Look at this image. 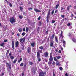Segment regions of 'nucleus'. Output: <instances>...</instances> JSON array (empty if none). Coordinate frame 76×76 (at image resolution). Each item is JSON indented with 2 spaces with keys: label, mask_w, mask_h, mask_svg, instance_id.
I'll use <instances>...</instances> for the list:
<instances>
[{
  "label": "nucleus",
  "mask_w": 76,
  "mask_h": 76,
  "mask_svg": "<svg viewBox=\"0 0 76 76\" xmlns=\"http://www.w3.org/2000/svg\"><path fill=\"white\" fill-rule=\"evenodd\" d=\"M23 64H24L23 63H21L20 64V66L22 67L23 66Z\"/></svg>",
  "instance_id": "obj_28"
},
{
  "label": "nucleus",
  "mask_w": 76,
  "mask_h": 76,
  "mask_svg": "<svg viewBox=\"0 0 76 76\" xmlns=\"http://www.w3.org/2000/svg\"><path fill=\"white\" fill-rule=\"evenodd\" d=\"M32 1L33 3H35L36 1V0H32Z\"/></svg>",
  "instance_id": "obj_53"
},
{
  "label": "nucleus",
  "mask_w": 76,
  "mask_h": 76,
  "mask_svg": "<svg viewBox=\"0 0 76 76\" xmlns=\"http://www.w3.org/2000/svg\"><path fill=\"white\" fill-rule=\"evenodd\" d=\"M65 45H66V43H63V46L64 48L65 47Z\"/></svg>",
  "instance_id": "obj_49"
},
{
  "label": "nucleus",
  "mask_w": 76,
  "mask_h": 76,
  "mask_svg": "<svg viewBox=\"0 0 76 76\" xmlns=\"http://www.w3.org/2000/svg\"><path fill=\"white\" fill-rule=\"evenodd\" d=\"M39 48L41 49V50H42V49H43V47L42 46H41V47H39Z\"/></svg>",
  "instance_id": "obj_36"
},
{
  "label": "nucleus",
  "mask_w": 76,
  "mask_h": 76,
  "mask_svg": "<svg viewBox=\"0 0 76 76\" xmlns=\"http://www.w3.org/2000/svg\"><path fill=\"white\" fill-rule=\"evenodd\" d=\"M67 9L68 10H69V9H70V7L69 6H68L67 8Z\"/></svg>",
  "instance_id": "obj_43"
},
{
  "label": "nucleus",
  "mask_w": 76,
  "mask_h": 76,
  "mask_svg": "<svg viewBox=\"0 0 76 76\" xmlns=\"http://www.w3.org/2000/svg\"><path fill=\"white\" fill-rule=\"evenodd\" d=\"M63 44H66V41L64 40H63Z\"/></svg>",
  "instance_id": "obj_54"
},
{
  "label": "nucleus",
  "mask_w": 76,
  "mask_h": 76,
  "mask_svg": "<svg viewBox=\"0 0 76 76\" xmlns=\"http://www.w3.org/2000/svg\"><path fill=\"white\" fill-rule=\"evenodd\" d=\"M17 61V60L16 59H15V60H14V61H13V63H16V61Z\"/></svg>",
  "instance_id": "obj_31"
},
{
  "label": "nucleus",
  "mask_w": 76,
  "mask_h": 76,
  "mask_svg": "<svg viewBox=\"0 0 76 76\" xmlns=\"http://www.w3.org/2000/svg\"><path fill=\"white\" fill-rule=\"evenodd\" d=\"M57 59H60V58H61V57L60 56H58L56 57Z\"/></svg>",
  "instance_id": "obj_33"
},
{
  "label": "nucleus",
  "mask_w": 76,
  "mask_h": 76,
  "mask_svg": "<svg viewBox=\"0 0 76 76\" xmlns=\"http://www.w3.org/2000/svg\"><path fill=\"white\" fill-rule=\"evenodd\" d=\"M67 26H69V29H71L72 28V26H71V24H70V23H68L67 24Z\"/></svg>",
  "instance_id": "obj_15"
},
{
  "label": "nucleus",
  "mask_w": 76,
  "mask_h": 76,
  "mask_svg": "<svg viewBox=\"0 0 76 76\" xmlns=\"http://www.w3.org/2000/svg\"><path fill=\"white\" fill-rule=\"evenodd\" d=\"M42 24V23H41V22H39V25L40 26H41V25Z\"/></svg>",
  "instance_id": "obj_41"
},
{
  "label": "nucleus",
  "mask_w": 76,
  "mask_h": 76,
  "mask_svg": "<svg viewBox=\"0 0 76 76\" xmlns=\"http://www.w3.org/2000/svg\"><path fill=\"white\" fill-rule=\"evenodd\" d=\"M53 58L54 60H55V61H57V59L56 58V57H54Z\"/></svg>",
  "instance_id": "obj_35"
},
{
  "label": "nucleus",
  "mask_w": 76,
  "mask_h": 76,
  "mask_svg": "<svg viewBox=\"0 0 76 76\" xmlns=\"http://www.w3.org/2000/svg\"><path fill=\"white\" fill-rule=\"evenodd\" d=\"M0 45L1 47H3L4 46V43H2L1 44H0Z\"/></svg>",
  "instance_id": "obj_29"
},
{
  "label": "nucleus",
  "mask_w": 76,
  "mask_h": 76,
  "mask_svg": "<svg viewBox=\"0 0 76 76\" xmlns=\"http://www.w3.org/2000/svg\"><path fill=\"white\" fill-rule=\"evenodd\" d=\"M55 41L56 42H58V39H57L58 38H57V37L56 36H55Z\"/></svg>",
  "instance_id": "obj_20"
},
{
  "label": "nucleus",
  "mask_w": 76,
  "mask_h": 76,
  "mask_svg": "<svg viewBox=\"0 0 76 76\" xmlns=\"http://www.w3.org/2000/svg\"><path fill=\"white\" fill-rule=\"evenodd\" d=\"M17 36L18 37H20V34L19 33L17 34Z\"/></svg>",
  "instance_id": "obj_51"
},
{
  "label": "nucleus",
  "mask_w": 76,
  "mask_h": 76,
  "mask_svg": "<svg viewBox=\"0 0 76 76\" xmlns=\"http://www.w3.org/2000/svg\"><path fill=\"white\" fill-rule=\"evenodd\" d=\"M57 66H58V65H60V63H56Z\"/></svg>",
  "instance_id": "obj_61"
},
{
  "label": "nucleus",
  "mask_w": 76,
  "mask_h": 76,
  "mask_svg": "<svg viewBox=\"0 0 76 76\" xmlns=\"http://www.w3.org/2000/svg\"><path fill=\"white\" fill-rule=\"evenodd\" d=\"M19 18L20 19H22V16H21V15H19Z\"/></svg>",
  "instance_id": "obj_46"
},
{
  "label": "nucleus",
  "mask_w": 76,
  "mask_h": 76,
  "mask_svg": "<svg viewBox=\"0 0 76 76\" xmlns=\"http://www.w3.org/2000/svg\"><path fill=\"white\" fill-rule=\"evenodd\" d=\"M52 64L53 66H54V64H55V62H54V61L52 63Z\"/></svg>",
  "instance_id": "obj_55"
},
{
  "label": "nucleus",
  "mask_w": 76,
  "mask_h": 76,
  "mask_svg": "<svg viewBox=\"0 0 76 76\" xmlns=\"http://www.w3.org/2000/svg\"><path fill=\"white\" fill-rule=\"evenodd\" d=\"M38 60L39 61H41V58H40V57L39 58H37Z\"/></svg>",
  "instance_id": "obj_34"
},
{
  "label": "nucleus",
  "mask_w": 76,
  "mask_h": 76,
  "mask_svg": "<svg viewBox=\"0 0 76 76\" xmlns=\"http://www.w3.org/2000/svg\"><path fill=\"white\" fill-rule=\"evenodd\" d=\"M63 28L64 29H66V26H63Z\"/></svg>",
  "instance_id": "obj_38"
},
{
  "label": "nucleus",
  "mask_w": 76,
  "mask_h": 76,
  "mask_svg": "<svg viewBox=\"0 0 76 76\" xmlns=\"http://www.w3.org/2000/svg\"><path fill=\"white\" fill-rule=\"evenodd\" d=\"M20 9L21 11H22V10H23V8L21 7H20Z\"/></svg>",
  "instance_id": "obj_42"
},
{
  "label": "nucleus",
  "mask_w": 76,
  "mask_h": 76,
  "mask_svg": "<svg viewBox=\"0 0 76 76\" xmlns=\"http://www.w3.org/2000/svg\"><path fill=\"white\" fill-rule=\"evenodd\" d=\"M4 75V73H2L1 75H0V76H3V75Z\"/></svg>",
  "instance_id": "obj_44"
},
{
  "label": "nucleus",
  "mask_w": 76,
  "mask_h": 76,
  "mask_svg": "<svg viewBox=\"0 0 76 76\" xmlns=\"http://www.w3.org/2000/svg\"><path fill=\"white\" fill-rule=\"evenodd\" d=\"M69 63V61H68L66 63V66L67 67L68 66V65H67V63Z\"/></svg>",
  "instance_id": "obj_50"
},
{
  "label": "nucleus",
  "mask_w": 76,
  "mask_h": 76,
  "mask_svg": "<svg viewBox=\"0 0 76 76\" xmlns=\"http://www.w3.org/2000/svg\"><path fill=\"white\" fill-rule=\"evenodd\" d=\"M22 58H20V60H18V63H20V61H22Z\"/></svg>",
  "instance_id": "obj_27"
},
{
  "label": "nucleus",
  "mask_w": 76,
  "mask_h": 76,
  "mask_svg": "<svg viewBox=\"0 0 76 76\" xmlns=\"http://www.w3.org/2000/svg\"><path fill=\"white\" fill-rule=\"evenodd\" d=\"M29 65H32L33 64V63L32 62H29Z\"/></svg>",
  "instance_id": "obj_32"
},
{
  "label": "nucleus",
  "mask_w": 76,
  "mask_h": 76,
  "mask_svg": "<svg viewBox=\"0 0 76 76\" xmlns=\"http://www.w3.org/2000/svg\"><path fill=\"white\" fill-rule=\"evenodd\" d=\"M53 45H54V42H53V41H52L50 42V47H53Z\"/></svg>",
  "instance_id": "obj_19"
},
{
  "label": "nucleus",
  "mask_w": 76,
  "mask_h": 76,
  "mask_svg": "<svg viewBox=\"0 0 76 76\" xmlns=\"http://www.w3.org/2000/svg\"><path fill=\"white\" fill-rule=\"evenodd\" d=\"M58 11V10H55V13H57Z\"/></svg>",
  "instance_id": "obj_56"
},
{
  "label": "nucleus",
  "mask_w": 76,
  "mask_h": 76,
  "mask_svg": "<svg viewBox=\"0 0 76 76\" xmlns=\"http://www.w3.org/2000/svg\"><path fill=\"white\" fill-rule=\"evenodd\" d=\"M7 40L4 39V42H7Z\"/></svg>",
  "instance_id": "obj_62"
},
{
  "label": "nucleus",
  "mask_w": 76,
  "mask_h": 76,
  "mask_svg": "<svg viewBox=\"0 0 76 76\" xmlns=\"http://www.w3.org/2000/svg\"><path fill=\"white\" fill-rule=\"evenodd\" d=\"M31 45L32 47H35V43H31Z\"/></svg>",
  "instance_id": "obj_21"
},
{
  "label": "nucleus",
  "mask_w": 76,
  "mask_h": 76,
  "mask_svg": "<svg viewBox=\"0 0 76 76\" xmlns=\"http://www.w3.org/2000/svg\"><path fill=\"white\" fill-rule=\"evenodd\" d=\"M46 19H47V20H46L47 22L48 23V22H49V20H48V18H46Z\"/></svg>",
  "instance_id": "obj_48"
},
{
  "label": "nucleus",
  "mask_w": 76,
  "mask_h": 76,
  "mask_svg": "<svg viewBox=\"0 0 76 76\" xmlns=\"http://www.w3.org/2000/svg\"><path fill=\"white\" fill-rule=\"evenodd\" d=\"M54 36H55V35L54 34H53L52 35L51 37L50 38V39H52V40H53V39H54Z\"/></svg>",
  "instance_id": "obj_17"
},
{
  "label": "nucleus",
  "mask_w": 76,
  "mask_h": 76,
  "mask_svg": "<svg viewBox=\"0 0 76 76\" xmlns=\"http://www.w3.org/2000/svg\"><path fill=\"white\" fill-rule=\"evenodd\" d=\"M61 17H62V18H64V15H61Z\"/></svg>",
  "instance_id": "obj_64"
},
{
  "label": "nucleus",
  "mask_w": 76,
  "mask_h": 76,
  "mask_svg": "<svg viewBox=\"0 0 76 76\" xmlns=\"http://www.w3.org/2000/svg\"><path fill=\"white\" fill-rule=\"evenodd\" d=\"M10 58L11 59V60H13L14 59V57L12 56H10Z\"/></svg>",
  "instance_id": "obj_25"
},
{
  "label": "nucleus",
  "mask_w": 76,
  "mask_h": 76,
  "mask_svg": "<svg viewBox=\"0 0 76 76\" xmlns=\"http://www.w3.org/2000/svg\"><path fill=\"white\" fill-rule=\"evenodd\" d=\"M59 69L61 71L63 70V68L61 67H59Z\"/></svg>",
  "instance_id": "obj_37"
},
{
  "label": "nucleus",
  "mask_w": 76,
  "mask_h": 76,
  "mask_svg": "<svg viewBox=\"0 0 76 76\" xmlns=\"http://www.w3.org/2000/svg\"><path fill=\"white\" fill-rule=\"evenodd\" d=\"M40 19H41V17L39 16L38 17V20H40Z\"/></svg>",
  "instance_id": "obj_52"
},
{
  "label": "nucleus",
  "mask_w": 76,
  "mask_h": 76,
  "mask_svg": "<svg viewBox=\"0 0 76 76\" xmlns=\"http://www.w3.org/2000/svg\"><path fill=\"white\" fill-rule=\"evenodd\" d=\"M0 51H3V48H1L0 49Z\"/></svg>",
  "instance_id": "obj_63"
},
{
  "label": "nucleus",
  "mask_w": 76,
  "mask_h": 76,
  "mask_svg": "<svg viewBox=\"0 0 76 76\" xmlns=\"http://www.w3.org/2000/svg\"><path fill=\"white\" fill-rule=\"evenodd\" d=\"M27 51L28 53H31V48L30 47H28Z\"/></svg>",
  "instance_id": "obj_6"
},
{
  "label": "nucleus",
  "mask_w": 76,
  "mask_h": 76,
  "mask_svg": "<svg viewBox=\"0 0 76 76\" xmlns=\"http://www.w3.org/2000/svg\"><path fill=\"white\" fill-rule=\"evenodd\" d=\"M54 22H55V21H54V20H52V23H54Z\"/></svg>",
  "instance_id": "obj_59"
},
{
  "label": "nucleus",
  "mask_w": 76,
  "mask_h": 76,
  "mask_svg": "<svg viewBox=\"0 0 76 76\" xmlns=\"http://www.w3.org/2000/svg\"><path fill=\"white\" fill-rule=\"evenodd\" d=\"M41 56V55H40V53H38V52H37V58H39L40 57V56Z\"/></svg>",
  "instance_id": "obj_18"
},
{
  "label": "nucleus",
  "mask_w": 76,
  "mask_h": 76,
  "mask_svg": "<svg viewBox=\"0 0 76 76\" xmlns=\"http://www.w3.org/2000/svg\"><path fill=\"white\" fill-rule=\"evenodd\" d=\"M28 10H32V8H28Z\"/></svg>",
  "instance_id": "obj_60"
},
{
  "label": "nucleus",
  "mask_w": 76,
  "mask_h": 76,
  "mask_svg": "<svg viewBox=\"0 0 76 76\" xmlns=\"http://www.w3.org/2000/svg\"><path fill=\"white\" fill-rule=\"evenodd\" d=\"M45 47H47L48 48L49 47V45L48 44H45Z\"/></svg>",
  "instance_id": "obj_30"
},
{
  "label": "nucleus",
  "mask_w": 76,
  "mask_h": 76,
  "mask_svg": "<svg viewBox=\"0 0 76 76\" xmlns=\"http://www.w3.org/2000/svg\"><path fill=\"white\" fill-rule=\"evenodd\" d=\"M10 22L12 24H13L14 22H16V20L14 17H11L10 18Z\"/></svg>",
  "instance_id": "obj_3"
},
{
  "label": "nucleus",
  "mask_w": 76,
  "mask_h": 76,
  "mask_svg": "<svg viewBox=\"0 0 76 76\" xmlns=\"http://www.w3.org/2000/svg\"><path fill=\"white\" fill-rule=\"evenodd\" d=\"M44 74H45V73L43 72H40L39 74V76H45V75H44Z\"/></svg>",
  "instance_id": "obj_11"
},
{
  "label": "nucleus",
  "mask_w": 76,
  "mask_h": 76,
  "mask_svg": "<svg viewBox=\"0 0 76 76\" xmlns=\"http://www.w3.org/2000/svg\"><path fill=\"white\" fill-rule=\"evenodd\" d=\"M9 4L10 7H12V3H11L10 2L9 3Z\"/></svg>",
  "instance_id": "obj_40"
},
{
  "label": "nucleus",
  "mask_w": 76,
  "mask_h": 76,
  "mask_svg": "<svg viewBox=\"0 0 76 76\" xmlns=\"http://www.w3.org/2000/svg\"><path fill=\"white\" fill-rule=\"evenodd\" d=\"M54 10H53L51 12L52 15H53L54 14Z\"/></svg>",
  "instance_id": "obj_45"
},
{
  "label": "nucleus",
  "mask_w": 76,
  "mask_h": 76,
  "mask_svg": "<svg viewBox=\"0 0 76 76\" xmlns=\"http://www.w3.org/2000/svg\"><path fill=\"white\" fill-rule=\"evenodd\" d=\"M27 65V64H26L25 63V64L24 65L25 68H26V67Z\"/></svg>",
  "instance_id": "obj_47"
},
{
  "label": "nucleus",
  "mask_w": 76,
  "mask_h": 76,
  "mask_svg": "<svg viewBox=\"0 0 76 76\" xmlns=\"http://www.w3.org/2000/svg\"><path fill=\"white\" fill-rule=\"evenodd\" d=\"M42 50H39L38 52H37V53H42Z\"/></svg>",
  "instance_id": "obj_22"
},
{
  "label": "nucleus",
  "mask_w": 76,
  "mask_h": 76,
  "mask_svg": "<svg viewBox=\"0 0 76 76\" xmlns=\"http://www.w3.org/2000/svg\"><path fill=\"white\" fill-rule=\"evenodd\" d=\"M60 49L62 51H63V48H62L61 47H60Z\"/></svg>",
  "instance_id": "obj_57"
},
{
  "label": "nucleus",
  "mask_w": 76,
  "mask_h": 76,
  "mask_svg": "<svg viewBox=\"0 0 76 76\" xmlns=\"http://www.w3.org/2000/svg\"><path fill=\"white\" fill-rule=\"evenodd\" d=\"M34 11H35L36 12H41V11L40 10H39L35 8L34 9Z\"/></svg>",
  "instance_id": "obj_14"
},
{
  "label": "nucleus",
  "mask_w": 76,
  "mask_h": 76,
  "mask_svg": "<svg viewBox=\"0 0 76 76\" xmlns=\"http://www.w3.org/2000/svg\"><path fill=\"white\" fill-rule=\"evenodd\" d=\"M22 76H24V72H23L22 74Z\"/></svg>",
  "instance_id": "obj_58"
},
{
  "label": "nucleus",
  "mask_w": 76,
  "mask_h": 76,
  "mask_svg": "<svg viewBox=\"0 0 76 76\" xmlns=\"http://www.w3.org/2000/svg\"><path fill=\"white\" fill-rule=\"evenodd\" d=\"M53 57H52V55L50 54V58H49V61L48 63V64H51L52 62H53Z\"/></svg>",
  "instance_id": "obj_2"
},
{
  "label": "nucleus",
  "mask_w": 76,
  "mask_h": 76,
  "mask_svg": "<svg viewBox=\"0 0 76 76\" xmlns=\"http://www.w3.org/2000/svg\"><path fill=\"white\" fill-rule=\"evenodd\" d=\"M10 51V50H8L7 51V52L6 53V56H7V54H9V53Z\"/></svg>",
  "instance_id": "obj_23"
},
{
  "label": "nucleus",
  "mask_w": 76,
  "mask_h": 76,
  "mask_svg": "<svg viewBox=\"0 0 76 76\" xmlns=\"http://www.w3.org/2000/svg\"><path fill=\"white\" fill-rule=\"evenodd\" d=\"M63 31H61V34L60 35V37H59V39H61L63 38V37H64V36H63Z\"/></svg>",
  "instance_id": "obj_4"
},
{
  "label": "nucleus",
  "mask_w": 76,
  "mask_h": 76,
  "mask_svg": "<svg viewBox=\"0 0 76 76\" xmlns=\"http://www.w3.org/2000/svg\"><path fill=\"white\" fill-rule=\"evenodd\" d=\"M43 54L45 57H48V52H44Z\"/></svg>",
  "instance_id": "obj_5"
},
{
  "label": "nucleus",
  "mask_w": 76,
  "mask_h": 76,
  "mask_svg": "<svg viewBox=\"0 0 76 76\" xmlns=\"http://www.w3.org/2000/svg\"><path fill=\"white\" fill-rule=\"evenodd\" d=\"M12 48L13 50H15V44L14 43V41H12Z\"/></svg>",
  "instance_id": "obj_10"
},
{
  "label": "nucleus",
  "mask_w": 76,
  "mask_h": 76,
  "mask_svg": "<svg viewBox=\"0 0 76 76\" xmlns=\"http://www.w3.org/2000/svg\"><path fill=\"white\" fill-rule=\"evenodd\" d=\"M6 65L7 66V70L8 72H10L11 71V64H9V63L7 62L6 63Z\"/></svg>",
  "instance_id": "obj_1"
},
{
  "label": "nucleus",
  "mask_w": 76,
  "mask_h": 76,
  "mask_svg": "<svg viewBox=\"0 0 76 76\" xmlns=\"http://www.w3.org/2000/svg\"><path fill=\"white\" fill-rule=\"evenodd\" d=\"M28 31H29V28H28V27H27L26 29V32H28Z\"/></svg>",
  "instance_id": "obj_26"
},
{
  "label": "nucleus",
  "mask_w": 76,
  "mask_h": 76,
  "mask_svg": "<svg viewBox=\"0 0 76 76\" xmlns=\"http://www.w3.org/2000/svg\"><path fill=\"white\" fill-rule=\"evenodd\" d=\"M72 39L74 42H76V37H75L74 36L72 37Z\"/></svg>",
  "instance_id": "obj_7"
},
{
  "label": "nucleus",
  "mask_w": 76,
  "mask_h": 76,
  "mask_svg": "<svg viewBox=\"0 0 76 76\" xmlns=\"http://www.w3.org/2000/svg\"><path fill=\"white\" fill-rule=\"evenodd\" d=\"M60 5V4L59 3H58L56 5L55 7V9H57L58 7V6H59V5Z\"/></svg>",
  "instance_id": "obj_16"
},
{
  "label": "nucleus",
  "mask_w": 76,
  "mask_h": 76,
  "mask_svg": "<svg viewBox=\"0 0 76 76\" xmlns=\"http://www.w3.org/2000/svg\"><path fill=\"white\" fill-rule=\"evenodd\" d=\"M18 31L19 32H21L22 31V29L21 28H20L18 30Z\"/></svg>",
  "instance_id": "obj_24"
},
{
  "label": "nucleus",
  "mask_w": 76,
  "mask_h": 76,
  "mask_svg": "<svg viewBox=\"0 0 76 76\" xmlns=\"http://www.w3.org/2000/svg\"><path fill=\"white\" fill-rule=\"evenodd\" d=\"M50 10H49L47 15V17H46V19H49V17H50Z\"/></svg>",
  "instance_id": "obj_8"
},
{
  "label": "nucleus",
  "mask_w": 76,
  "mask_h": 76,
  "mask_svg": "<svg viewBox=\"0 0 76 76\" xmlns=\"http://www.w3.org/2000/svg\"><path fill=\"white\" fill-rule=\"evenodd\" d=\"M25 39H24L22 38L20 40V42L21 43V44H22V43H23L24 42H25Z\"/></svg>",
  "instance_id": "obj_9"
},
{
  "label": "nucleus",
  "mask_w": 76,
  "mask_h": 76,
  "mask_svg": "<svg viewBox=\"0 0 76 76\" xmlns=\"http://www.w3.org/2000/svg\"><path fill=\"white\" fill-rule=\"evenodd\" d=\"M21 46L22 48V49H23V48H25V45H24V43H21Z\"/></svg>",
  "instance_id": "obj_12"
},
{
  "label": "nucleus",
  "mask_w": 76,
  "mask_h": 76,
  "mask_svg": "<svg viewBox=\"0 0 76 76\" xmlns=\"http://www.w3.org/2000/svg\"><path fill=\"white\" fill-rule=\"evenodd\" d=\"M25 34H26V33H25L23 32L22 33V35H23V36H24V35H25Z\"/></svg>",
  "instance_id": "obj_39"
},
{
  "label": "nucleus",
  "mask_w": 76,
  "mask_h": 76,
  "mask_svg": "<svg viewBox=\"0 0 76 76\" xmlns=\"http://www.w3.org/2000/svg\"><path fill=\"white\" fill-rule=\"evenodd\" d=\"M18 45H19V42L18 41H17L15 43L16 48L18 47Z\"/></svg>",
  "instance_id": "obj_13"
}]
</instances>
